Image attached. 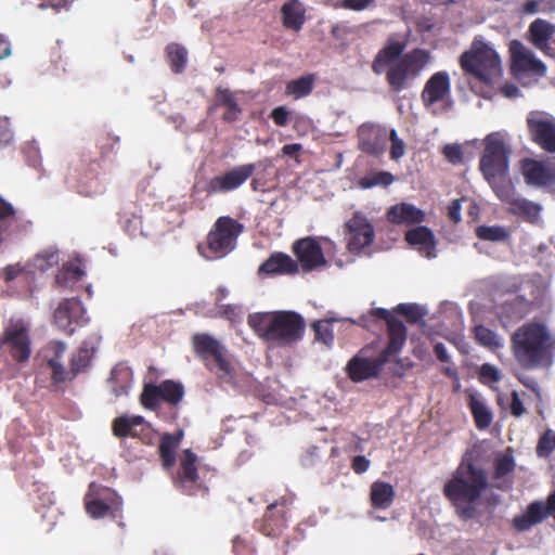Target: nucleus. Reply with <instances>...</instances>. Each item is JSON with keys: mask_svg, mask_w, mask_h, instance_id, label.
I'll return each instance as SVG.
<instances>
[{"mask_svg": "<svg viewBox=\"0 0 555 555\" xmlns=\"http://www.w3.org/2000/svg\"><path fill=\"white\" fill-rule=\"evenodd\" d=\"M489 486L487 470L470 460H463L446 481L442 493L455 515L467 521L477 516V505Z\"/></svg>", "mask_w": 555, "mask_h": 555, "instance_id": "f257e3e1", "label": "nucleus"}, {"mask_svg": "<svg viewBox=\"0 0 555 555\" xmlns=\"http://www.w3.org/2000/svg\"><path fill=\"white\" fill-rule=\"evenodd\" d=\"M511 351L521 369H548L555 360V336L545 323L526 322L512 334Z\"/></svg>", "mask_w": 555, "mask_h": 555, "instance_id": "f03ea898", "label": "nucleus"}, {"mask_svg": "<svg viewBox=\"0 0 555 555\" xmlns=\"http://www.w3.org/2000/svg\"><path fill=\"white\" fill-rule=\"evenodd\" d=\"M247 323L259 337L280 345L299 340L306 326L304 318L294 311L254 313Z\"/></svg>", "mask_w": 555, "mask_h": 555, "instance_id": "7ed1b4c3", "label": "nucleus"}, {"mask_svg": "<svg viewBox=\"0 0 555 555\" xmlns=\"http://www.w3.org/2000/svg\"><path fill=\"white\" fill-rule=\"evenodd\" d=\"M196 357L216 375L220 384L236 385L237 370L228 349L214 336L197 333L192 337Z\"/></svg>", "mask_w": 555, "mask_h": 555, "instance_id": "20e7f679", "label": "nucleus"}, {"mask_svg": "<svg viewBox=\"0 0 555 555\" xmlns=\"http://www.w3.org/2000/svg\"><path fill=\"white\" fill-rule=\"evenodd\" d=\"M460 64L466 74L483 82H489L501 72L499 54L479 38H475L470 49L461 55Z\"/></svg>", "mask_w": 555, "mask_h": 555, "instance_id": "39448f33", "label": "nucleus"}, {"mask_svg": "<svg viewBox=\"0 0 555 555\" xmlns=\"http://www.w3.org/2000/svg\"><path fill=\"white\" fill-rule=\"evenodd\" d=\"M483 144L479 168L486 180L492 183L507 173L512 147L507 135L500 131L489 133L483 140Z\"/></svg>", "mask_w": 555, "mask_h": 555, "instance_id": "423d86ee", "label": "nucleus"}, {"mask_svg": "<svg viewBox=\"0 0 555 555\" xmlns=\"http://www.w3.org/2000/svg\"><path fill=\"white\" fill-rule=\"evenodd\" d=\"M428 51L415 48L404 53L397 62L387 67L386 80L393 92L408 87V80L416 78L429 62Z\"/></svg>", "mask_w": 555, "mask_h": 555, "instance_id": "0eeeda50", "label": "nucleus"}, {"mask_svg": "<svg viewBox=\"0 0 555 555\" xmlns=\"http://www.w3.org/2000/svg\"><path fill=\"white\" fill-rule=\"evenodd\" d=\"M100 168L101 165L98 160H88L81 157L68 168L66 182L73 184L77 192L83 196L102 194L105 186L99 177Z\"/></svg>", "mask_w": 555, "mask_h": 555, "instance_id": "6e6552de", "label": "nucleus"}, {"mask_svg": "<svg viewBox=\"0 0 555 555\" xmlns=\"http://www.w3.org/2000/svg\"><path fill=\"white\" fill-rule=\"evenodd\" d=\"M183 396L184 387L181 383L166 379L158 385H145L140 400L145 409L155 411L159 408L160 401L177 406L182 401Z\"/></svg>", "mask_w": 555, "mask_h": 555, "instance_id": "1a4fd4ad", "label": "nucleus"}, {"mask_svg": "<svg viewBox=\"0 0 555 555\" xmlns=\"http://www.w3.org/2000/svg\"><path fill=\"white\" fill-rule=\"evenodd\" d=\"M397 353L398 352H388V347H386L378 357L374 359L354 356L347 363V375L354 383L375 378L379 375L383 366L389 361V358Z\"/></svg>", "mask_w": 555, "mask_h": 555, "instance_id": "9d476101", "label": "nucleus"}, {"mask_svg": "<svg viewBox=\"0 0 555 555\" xmlns=\"http://www.w3.org/2000/svg\"><path fill=\"white\" fill-rule=\"evenodd\" d=\"M289 504L291 501L286 498L269 504L262 518L255 521V528L269 538L281 535L287 527L286 514L289 511Z\"/></svg>", "mask_w": 555, "mask_h": 555, "instance_id": "9b49d317", "label": "nucleus"}, {"mask_svg": "<svg viewBox=\"0 0 555 555\" xmlns=\"http://www.w3.org/2000/svg\"><path fill=\"white\" fill-rule=\"evenodd\" d=\"M531 140L542 150L555 153V118L540 112H532L527 117Z\"/></svg>", "mask_w": 555, "mask_h": 555, "instance_id": "f8f14e48", "label": "nucleus"}, {"mask_svg": "<svg viewBox=\"0 0 555 555\" xmlns=\"http://www.w3.org/2000/svg\"><path fill=\"white\" fill-rule=\"evenodd\" d=\"M86 309L80 299L66 298L62 300L54 311L55 325L66 335H73L76 326L83 325Z\"/></svg>", "mask_w": 555, "mask_h": 555, "instance_id": "ddd939ff", "label": "nucleus"}, {"mask_svg": "<svg viewBox=\"0 0 555 555\" xmlns=\"http://www.w3.org/2000/svg\"><path fill=\"white\" fill-rule=\"evenodd\" d=\"M197 455L190 449L180 455L179 468L172 477L173 485L184 493L193 495L198 485Z\"/></svg>", "mask_w": 555, "mask_h": 555, "instance_id": "4468645a", "label": "nucleus"}, {"mask_svg": "<svg viewBox=\"0 0 555 555\" xmlns=\"http://www.w3.org/2000/svg\"><path fill=\"white\" fill-rule=\"evenodd\" d=\"M2 346L8 345L10 352L17 362H25L30 356V339L28 328L23 322H16L8 326L1 336Z\"/></svg>", "mask_w": 555, "mask_h": 555, "instance_id": "2eb2a0df", "label": "nucleus"}, {"mask_svg": "<svg viewBox=\"0 0 555 555\" xmlns=\"http://www.w3.org/2000/svg\"><path fill=\"white\" fill-rule=\"evenodd\" d=\"M408 42L400 34H391L384 47L377 52L372 63V70L380 75L386 67L397 62L406 49Z\"/></svg>", "mask_w": 555, "mask_h": 555, "instance_id": "dca6fc26", "label": "nucleus"}, {"mask_svg": "<svg viewBox=\"0 0 555 555\" xmlns=\"http://www.w3.org/2000/svg\"><path fill=\"white\" fill-rule=\"evenodd\" d=\"M249 168L244 165L236 166L223 175L211 178L206 186L208 194L232 192L242 186L249 179Z\"/></svg>", "mask_w": 555, "mask_h": 555, "instance_id": "f3484780", "label": "nucleus"}, {"mask_svg": "<svg viewBox=\"0 0 555 555\" xmlns=\"http://www.w3.org/2000/svg\"><path fill=\"white\" fill-rule=\"evenodd\" d=\"M359 149L372 156H380L387 147L388 133L373 125H362L358 130Z\"/></svg>", "mask_w": 555, "mask_h": 555, "instance_id": "a211bd4d", "label": "nucleus"}, {"mask_svg": "<svg viewBox=\"0 0 555 555\" xmlns=\"http://www.w3.org/2000/svg\"><path fill=\"white\" fill-rule=\"evenodd\" d=\"M513 67L522 73H531L538 76H545V64L535 57L534 53L528 50L520 41L514 40L511 43Z\"/></svg>", "mask_w": 555, "mask_h": 555, "instance_id": "6ab92c4d", "label": "nucleus"}, {"mask_svg": "<svg viewBox=\"0 0 555 555\" xmlns=\"http://www.w3.org/2000/svg\"><path fill=\"white\" fill-rule=\"evenodd\" d=\"M372 315L387 323L388 352H399L406 341V326L401 320L385 308L372 309Z\"/></svg>", "mask_w": 555, "mask_h": 555, "instance_id": "aec40b11", "label": "nucleus"}, {"mask_svg": "<svg viewBox=\"0 0 555 555\" xmlns=\"http://www.w3.org/2000/svg\"><path fill=\"white\" fill-rule=\"evenodd\" d=\"M521 171L525 182L538 188L555 185V169L542 162L527 158L522 162Z\"/></svg>", "mask_w": 555, "mask_h": 555, "instance_id": "412c9836", "label": "nucleus"}, {"mask_svg": "<svg viewBox=\"0 0 555 555\" xmlns=\"http://www.w3.org/2000/svg\"><path fill=\"white\" fill-rule=\"evenodd\" d=\"M245 225L230 216H221L208 233V243H235Z\"/></svg>", "mask_w": 555, "mask_h": 555, "instance_id": "4be33fe9", "label": "nucleus"}, {"mask_svg": "<svg viewBox=\"0 0 555 555\" xmlns=\"http://www.w3.org/2000/svg\"><path fill=\"white\" fill-rule=\"evenodd\" d=\"M450 78L447 72L435 73L425 83L421 98L424 106L429 107L443 101L450 94Z\"/></svg>", "mask_w": 555, "mask_h": 555, "instance_id": "5701e85b", "label": "nucleus"}, {"mask_svg": "<svg viewBox=\"0 0 555 555\" xmlns=\"http://www.w3.org/2000/svg\"><path fill=\"white\" fill-rule=\"evenodd\" d=\"M346 233L349 235V243H373L375 231L373 224L362 212L356 211L345 223Z\"/></svg>", "mask_w": 555, "mask_h": 555, "instance_id": "b1692460", "label": "nucleus"}, {"mask_svg": "<svg viewBox=\"0 0 555 555\" xmlns=\"http://www.w3.org/2000/svg\"><path fill=\"white\" fill-rule=\"evenodd\" d=\"M424 210L410 203H399L388 208L386 218L393 224H421L425 220Z\"/></svg>", "mask_w": 555, "mask_h": 555, "instance_id": "393cba45", "label": "nucleus"}, {"mask_svg": "<svg viewBox=\"0 0 555 555\" xmlns=\"http://www.w3.org/2000/svg\"><path fill=\"white\" fill-rule=\"evenodd\" d=\"M528 31L529 39L537 49L545 55H554V50L548 42L555 34V25L546 20L537 18L530 24Z\"/></svg>", "mask_w": 555, "mask_h": 555, "instance_id": "a878e982", "label": "nucleus"}, {"mask_svg": "<svg viewBox=\"0 0 555 555\" xmlns=\"http://www.w3.org/2000/svg\"><path fill=\"white\" fill-rule=\"evenodd\" d=\"M298 272V263L291 256L284 253H273L258 268V275H283L296 274Z\"/></svg>", "mask_w": 555, "mask_h": 555, "instance_id": "bb28decb", "label": "nucleus"}, {"mask_svg": "<svg viewBox=\"0 0 555 555\" xmlns=\"http://www.w3.org/2000/svg\"><path fill=\"white\" fill-rule=\"evenodd\" d=\"M183 431L175 434L165 433L162 435L158 444V455L165 470H171L177 462V450L183 439Z\"/></svg>", "mask_w": 555, "mask_h": 555, "instance_id": "cd10ccee", "label": "nucleus"}, {"mask_svg": "<svg viewBox=\"0 0 555 555\" xmlns=\"http://www.w3.org/2000/svg\"><path fill=\"white\" fill-rule=\"evenodd\" d=\"M249 168L250 188L255 192H264L269 182L273 180L272 170L274 169L273 160L269 157L259 159L256 163L245 164Z\"/></svg>", "mask_w": 555, "mask_h": 555, "instance_id": "c85d7f7f", "label": "nucleus"}, {"mask_svg": "<svg viewBox=\"0 0 555 555\" xmlns=\"http://www.w3.org/2000/svg\"><path fill=\"white\" fill-rule=\"evenodd\" d=\"M297 257L298 268L308 272L326 264L321 245H293Z\"/></svg>", "mask_w": 555, "mask_h": 555, "instance_id": "c756f323", "label": "nucleus"}, {"mask_svg": "<svg viewBox=\"0 0 555 555\" xmlns=\"http://www.w3.org/2000/svg\"><path fill=\"white\" fill-rule=\"evenodd\" d=\"M48 350L52 351V356L47 360V365L51 370L53 383L61 384L74 379L75 377L70 376V369L66 371L62 363L66 345L63 341H51L48 346Z\"/></svg>", "mask_w": 555, "mask_h": 555, "instance_id": "7c9ffc66", "label": "nucleus"}, {"mask_svg": "<svg viewBox=\"0 0 555 555\" xmlns=\"http://www.w3.org/2000/svg\"><path fill=\"white\" fill-rule=\"evenodd\" d=\"M281 20L285 29L299 33L306 22V9L299 0H287L281 7Z\"/></svg>", "mask_w": 555, "mask_h": 555, "instance_id": "2f4dec72", "label": "nucleus"}, {"mask_svg": "<svg viewBox=\"0 0 555 555\" xmlns=\"http://www.w3.org/2000/svg\"><path fill=\"white\" fill-rule=\"evenodd\" d=\"M145 424L144 417L141 415H133V416H127L121 415L119 417H116L113 421L112 424V430L114 436L118 438H126V437H132V438H139L142 441L145 442L144 438L142 437V434L146 430H150L149 426L142 427L140 431H138L135 428L137 426H143Z\"/></svg>", "mask_w": 555, "mask_h": 555, "instance_id": "473e14b6", "label": "nucleus"}, {"mask_svg": "<svg viewBox=\"0 0 555 555\" xmlns=\"http://www.w3.org/2000/svg\"><path fill=\"white\" fill-rule=\"evenodd\" d=\"M85 274V259L77 255L74 259L63 263L62 269L55 276V282L61 287H72Z\"/></svg>", "mask_w": 555, "mask_h": 555, "instance_id": "72a5a7b5", "label": "nucleus"}, {"mask_svg": "<svg viewBox=\"0 0 555 555\" xmlns=\"http://www.w3.org/2000/svg\"><path fill=\"white\" fill-rule=\"evenodd\" d=\"M99 343L100 338L96 336L90 337L82 341L78 351L74 353L70 359L72 377H76L79 372L83 371L90 364Z\"/></svg>", "mask_w": 555, "mask_h": 555, "instance_id": "f704fd0d", "label": "nucleus"}, {"mask_svg": "<svg viewBox=\"0 0 555 555\" xmlns=\"http://www.w3.org/2000/svg\"><path fill=\"white\" fill-rule=\"evenodd\" d=\"M533 308V300L517 295L512 300L504 302L501 307V317L509 322H517L527 317Z\"/></svg>", "mask_w": 555, "mask_h": 555, "instance_id": "c9c22d12", "label": "nucleus"}, {"mask_svg": "<svg viewBox=\"0 0 555 555\" xmlns=\"http://www.w3.org/2000/svg\"><path fill=\"white\" fill-rule=\"evenodd\" d=\"M215 101L216 106L225 108L222 115V119L225 122H234L240 119L242 108L236 101L235 94L231 90L218 87L216 89Z\"/></svg>", "mask_w": 555, "mask_h": 555, "instance_id": "e433bc0d", "label": "nucleus"}, {"mask_svg": "<svg viewBox=\"0 0 555 555\" xmlns=\"http://www.w3.org/2000/svg\"><path fill=\"white\" fill-rule=\"evenodd\" d=\"M18 218L13 205L0 196V243L9 240L18 229Z\"/></svg>", "mask_w": 555, "mask_h": 555, "instance_id": "4c0bfd02", "label": "nucleus"}, {"mask_svg": "<svg viewBox=\"0 0 555 555\" xmlns=\"http://www.w3.org/2000/svg\"><path fill=\"white\" fill-rule=\"evenodd\" d=\"M395 496L396 492L390 483L377 480L371 485L370 502L372 507L387 509L392 505Z\"/></svg>", "mask_w": 555, "mask_h": 555, "instance_id": "58836bf2", "label": "nucleus"}, {"mask_svg": "<svg viewBox=\"0 0 555 555\" xmlns=\"http://www.w3.org/2000/svg\"><path fill=\"white\" fill-rule=\"evenodd\" d=\"M86 496L96 500L105 505H116V509L122 512V500L118 493L95 482H91Z\"/></svg>", "mask_w": 555, "mask_h": 555, "instance_id": "ea45409f", "label": "nucleus"}, {"mask_svg": "<svg viewBox=\"0 0 555 555\" xmlns=\"http://www.w3.org/2000/svg\"><path fill=\"white\" fill-rule=\"evenodd\" d=\"M468 406L474 417L476 427L480 430L487 429L492 423L493 415L486 403L478 399L476 396L470 395Z\"/></svg>", "mask_w": 555, "mask_h": 555, "instance_id": "a19ab883", "label": "nucleus"}, {"mask_svg": "<svg viewBox=\"0 0 555 555\" xmlns=\"http://www.w3.org/2000/svg\"><path fill=\"white\" fill-rule=\"evenodd\" d=\"M166 60L175 74H181L188 63V51L179 43H169L166 47Z\"/></svg>", "mask_w": 555, "mask_h": 555, "instance_id": "79ce46f5", "label": "nucleus"}, {"mask_svg": "<svg viewBox=\"0 0 555 555\" xmlns=\"http://www.w3.org/2000/svg\"><path fill=\"white\" fill-rule=\"evenodd\" d=\"M131 370L126 366H116L112 370L109 382L112 383L113 392L120 397L128 392L131 382Z\"/></svg>", "mask_w": 555, "mask_h": 555, "instance_id": "37998d69", "label": "nucleus"}, {"mask_svg": "<svg viewBox=\"0 0 555 555\" xmlns=\"http://www.w3.org/2000/svg\"><path fill=\"white\" fill-rule=\"evenodd\" d=\"M314 76L309 74L293 79L286 83L285 93L295 99H301L309 95L313 90Z\"/></svg>", "mask_w": 555, "mask_h": 555, "instance_id": "c03bdc74", "label": "nucleus"}, {"mask_svg": "<svg viewBox=\"0 0 555 555\" xmlns=\"http://www.w3.org/2000/svg\"><path fill=\"white\" fill-rule=\"evenodd\" d=\"M509 210L529 222H535L539 219L542 207L534 202L519 196Z\"/></svg>", "mask_w": 555, "mask_h": 555, "instance_id": "a18cd8bd", "label": "nucleus"}, {"mask_svg": "<svg viewBox=\"0 0 555 555\" xmlns=\"http://www.w3.org/2000/svg\"><path fill=\"white\" fill-rule=\"evenodd\" d=\"M85 507L87 513L93 518H103L109 516L113 519L121 517L122 512L116 509V505H105L96 500L85 495Z\"/></svg>", "mask_w": 555, "mask_h": 555, "instance_id": "49530a36", "label": "nucleus"}, {"mask_svg": "<svg viewBox=\"0 0 555 555\" xmlns=\"http://www.w3.org/2000/svg\"><path fill=\"white\" fill-rule=\"evenodd\" d=\"M474 335L478 344L483 347L490 349L502 347L501 338L496 335V333L483 325L475 326Z\"/></svg>", "mask_w": 555, "mask_h": 555, "instance_id": "de8ad7c7", "label": "nucleus"}, {"mask_svg": "<svg viewBox=\"0 0 555 555\" xmlns=\"http://www.w3.org/2000/svg\"><path fill=\"white\" fill-rule=\"evenodd\" d=\"M479 240L503 242L508 238V231L500 225H480L476 230Z\"/></svg>", "mask_w": 555, "mask_h": 555, "instance_id": "09e8293b", "label": "nucleus"}, {"mask_svg": "<svg viewBox=\"0 0 555 555\" xmlns=\"http://www.w3.org/2000/svg\"><path fill=\"white\" fill-rule=\"evenodd\" d=\"M59 262H60L59 250L50 249L42 254H38L33 260V266L36 270L44 272V271L57 266Z\"/></svg>", "mask_w": 555, "mask_h": 555, "instance_id": "8fccbe9b", "label": "nucleus"}, {"mask_svg": "<svg viewBox=\"0 0 555 555\" xmlns=\"http://www.w3.org/2000/svg\"><path fill=\"white\" fill-rule=\"evenodd\" d=\"M555 450V431L546 429L539 438L535 452L539 457L546 459Z\"/></svg>", "mask_w": 555, "mask_h": 555, "instance_id": "3c124183", "label": "nucleus"}, {"mask_svg": "<svg viewBox=\"0 0 555 555\" xmlns=\"http://www.w3.org/2000/svg\"><path fill=\"white\" fill-rule=\"evenodd\" d=\"M405 243H435L433 231L424 225H417L405 233Z\"/></svg>", "mask_w": 555, "mask_h": 555, "instance_id": "603ef678", "label": "nucleus"}, {"mask_svg": "<svg viewBox=\"0 0 555 555\" xmlns=\"http://www.w3.org/2000/svg\"><path fill=\"white\" fill-rule=\"evenodd\" d=\"M515 469V461L512 454H500L494 460V478L501 479Z\"/></svg>", "mask_w": 555, "mask_h": 555, "instance_id": "864d4df0", "label": "nucleus"}, {"mask_svg": "<svg viewBox=\"0 0 555 555\" xmlns=\"http://www.w3.org/2000/svg\"><path fill=\"white\" fill-rule=\"evenodd\" d=\"M235 245H197L198 253L207 260H216L232 251Z\"/></svg>", "mask_w": 555, "mask_h": 555, "instance_id": "5fc2aeb1", "label": "nucleus"}, {"mask_svg": "<svg viewBox=\"0 0 555 555\" xmlns=\"http://www.w3.org/2000/svg\"><path fill=\"white\" fill-rule=\"evenodd\" d=\"M395 312L403 315L409 323H417L425 315V311L416 304H399Z\"/></svg>", "mask_w": 555, "mask_h": 555, "instance_id": "6e6d98bb", "label": "nucleus"}, {"mask_svg": "<svg viewBox=\"0 0 555 555\" xmlns=\"http://www.w3.org/2000/svg\"><path fill=\"white\" fill-rule=\"evenodd\" d=\"M315 339L322 341L326 346H331L334 341L333 327L330 321H317L312 324Z\"/></svg>", "mask_w": 555, "mask_h": 555, "instance_id": "4d7b16f0", "label": "nucleus"}, {"mask_svg": "<svg viewBox=\"0 0 555 555\" xmlns=\"http://www.w3.org/2000/svg\"><path fill=\"white\" fill-rule=\"evenodd\" d=\"M119 143V138L107 131H101L96 138V145L100 150L101 156L105 157L114 151V147Z\"/></svg>", "mask_w": 555, "mask_h": 555, "instance_id": "13d9d810", "label": "nucleus"}, {"mask_svg": "<svg viewBox=\"0 0 555 555\" xmlns=\"http://www.w3.org/2000/svg\"><path fill=\"white\" fill-rule=\"evenodd\" d=\"M526 514L534 525L542 522L546 517L550 516L546 511V505L542 501L531 502L526 509Z\"/></svg>", "mask_w": 555, "mask_h": 555, "instance_id": "bf43d9fd", "label": "nucleus"}, {"mask_svg": "<svg viewBox=\"0 0 555 555\" xmlns=\"http://www.w3.org/2000/svg\"><path fill=\"white\" fill-rule=\"evenodd\" d=\"M395 181V177L392 173L388 171H377L371 176V178H366L362 180L363 188H372L376 185L388 186Z\"/></svg>", "mask_w": 555, "mask_h": 555, "instance_id": "052dcab7", "label": "nucleus"}, {"mask_svg": "<svg viewBox=\"0 0 555 555\" xmlns=\"http://www.w3.org/2000/svg\"><path fill=\"white\" fill-rule=\"evenodd\" d=\"M500 371L490 363H483L479 370V380L485 385H491L501 380Z\"/></svg>", "mask_w": 555, "mask_h": 555, "instance_id": "680f3d73", "label": "nucleus"}, {"mask_svg": "<svg viewBox=\"0 0 555 555\" xmlns=\"http://www.w3.org/2000/svg\"><path fill=\"white\" fill-rule=\"evenodd\" d=\"M388 140L391 141L390 158L393 160H398L404 155L405 144L400 138H398L397 131L395 129L390 130V133L388 134Z\"/></svg>", "mask_w": 555, "mask_h": 555, "instance_id": "e2e57ef3", "label": "nucleus"}, {"mask_svg": "<svg viewBox=\"0 0 555 555\" xmlns=\"http://www.w3.org/2000/svg\"><path fill=\"white\" fill-rule=\"evenodd\" d=\"M14 139V133L11 128L10 118L0 116V146L10 144Z\"/></svg>", "mask_w": 555, "mask_h": 555, "instance_id": "0e129e2a", "label": "nucleus"}, {"mask_svg": "<svg viewBox=\"0 0 555 555\" xmlns=\"http://www.w3.org/2000/svg\"><path fill=\"white\" fill-rule=\"evenodd\" d=\"M442 154L453 165L463 162V151L459 144H447L442 150Z\"/></svg>", "mask_w": 555, "mask_h": 555, "instance_id": "69168bd1", "label": "nucleus"}, {"mask_svg": "<svg viewBox=\"0 0 555 555\" xmlns=\"http://www.w3.org/2000/svg\"><path fill=\"white\" fill-rule=\"evenodd\" d=\"M496 194L503 202L509 205V208L514 206L515 201H517L519 197L514 186L511 184H505L498 188Z\"/></svg>", "mask_w": 555, "mask_h": 555, "instance_id": "338daca9", "label": "nucleus"}, {"mask_svg": "<svg viewBox=\"0 0 555 555\" xmlns=\"http://www.w3.org/2000/svg\"><path fill=\"white\" fill-rule=\"evenodd\" d=\"M270 117L279 127H284L288 122L289 112L285 106H278L272 109Z\"/></svg>", "mask_w": 555, "mask_h": 555, "instance_id": "774afa93", "label": "nucleus"}]
</instances>
